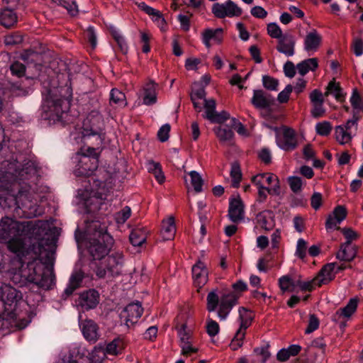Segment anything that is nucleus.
Here are the masks:
<instances>
[{
	"label": "nucleus",
	"mask_w": 363,
	"mask_h": 363,
	"mask_svg": "<svg viewBox=\"0 0 363 363\" xmlns=\"http://www.w3.org/2000/svg\"><path fill=\"white\" fill-rule=\"evenodd\" d=\"M42 220L18 221L9 217L0 221V242H6L9 250L21 261V267L11 272V279L19 286L33 283L39 288L48 290L54 284L52 272L38 261L43 245L39 242H30L28 246L26 239H31L38 234Z\"/></svg>",
	"instance_id": "1"
},
{
	"label": "nucleus",
	"mask_w": 363,
	"mask_h": 363,
	"mask_svg": "<svg viewBox=\"0 0 363 363\" xmlns=\"http://www.w3.org/2000/svg\"><path fill=\"white\" fill-rule=\"evenodd\" d=\"M99 167V160H79L75 166L74 174L77 177H91L89 180L91 184V195L85 200V206L88 212H94L101 208L103 201L112 191L115 174L118 169L115 160H104Z\"/></svg>",
	"instance_id": "2"
},
{
	"label": "nucleus",
	"mask_w": 363,
	"mask_h": 363,
	"mask_svg": "<svg viewBox=\"0 0 363 363\" xmlns=\"http://www.w3.org/2000/svg\"><path fill=\"white\" fill-rule=\"evenodd\" d=\"M41 118L55 122L67 123L70 121L69 111L71 99L62 95L65 88L62 86L47 87L44 84Z\"/></svg>",
	"instance_id": "3"
},
{
	"label": "nucleus",
	"mask_w": 363,
	"mask_h": 363,
	"mask_svg": "<svg viewBox=\"0 0 363 363\" xmlns=\"http://www.w3.org/2000/svg\"><path fill=\"white\" fill-rule=\"evenodd\" d=\"M23 295L9 284L0 286V319L13 321L16 325L24 328L27 325L21 323L25 318L26 313L18 310Z\"/></svg>",
	"instance_id": "4"
},
{
	"label": "nucleus",
	"mask_w": 363,
	"mask_h": 363,
	"mask_svg": "<svg viewBox=\"0 0 363 363\" xmlns=\"http://www.w3.org/2000/svg\"><path fill=\"white\" fill-rule=\"evenodd\" d=\"M92 237L89 239L88 252L91 257V264L94 268L96 264L103 261L109 254L114 240L107 232V225L99 221H93L90 225Z\"/></svg>",
	"instance_id": "5"
},
{
	"label": "nucleus",
	"mask_w": 363,
	"mask_h": 363,
	"mask_svg": "<svg viewBox=\"0 0 363 363\" xmlns=\"http://www.w3.org/2000/svg\"><path fill=\"white\" fill-rule=\"evenodd\" d=\"M234 291L223 294L220 297L216 290L210 291L206 297V309L208 312H213L219 304L218 316L220 320H225L233 307L238 304V300L241 293L247 289V285L242 280H238L232 286Z\"/></svg>",
	"instance_id": "6"
},
{
	"label": "nucleus",
	"mask_w": 363,
	"mask_h": 363,
	"mask_svg": "<svg viewBox=\"0 0 363 363\" xmlns=\"http://www.w3.org/2000/svg\"><path fill=\"white\" fill-rule=\"evenodd\" d=\"M81 134L84 141L93 139L99 144L104 142V122L99 111L94 110L87 114L82 122Z\"/></svg>",
	"instance_id": "7"
},
{
	"label": "nucleus",
	"mask_w": 363,
	"mask_h": 363,
	"mask_svg": "<svg viewBox=\"0 0 363 363\" xmlns=\"http://www.w3.org/2000/svg\"><path fill=\"white\" fill-rule=\"evenodd\" d=\"M123 262V253L114 252L96 264L93 270L99 279L113 278L121 274Z\"/></svg>",
	"instance_id": "8"
},
{
	"label": "nucleus",
	"mask_w": 363,
	"mask_h": 363,
	"mask_svg": "<svg viewBox=\"0 0 363 363\" xmlns=\"http://www.w3.org/2000/svg\"><path fill=\"white\" fill-rule=\"evenodd\" d=\"M358 120V117L353 115L346 123L335 127L334 136L340 145H345L351 143L357 132Z\"/></svg>",
	"instance_id": "9"
},
{
	"label": "nucleus",
	"mask_w": 363,
	"mask_h": 363,
	"mask_svg": "<svg viewBox=\"0 0 363 363\" xmlns=\"http://www.w3.org/2000/svg\"><path fill=\"white\" fill-rule=\"evenodd\" d=\"M239 318L240 320V328L237 330L230 345L233 350H237L242 346L246 330L250 327L252 321L251 313L245 308H240L239 309Z\"/></svg>",
	"instance_id": "10"
},
{
	"label": "nucleus",
	"mask_w": 363,
	"mask_h": 363,
	"mask_svg": "<svg viewBox=\"0 0 363 363\" xmlns=\"http://www.w3.org/2000/svg\"><path fill=\"white\" fill-rule=\"evenodd\" d=\"M266 127L273 130L276 133V143L279 148L285 151L294 150L296 145L297 142L295 136V132L293 129L283 127L281 132L280 129L277 127H272L265 125Z\"/></svg>",
	"instance_id": "11"
},
{
	"label": "nucleus",
	"mask_w": 363,
	"mask_h": 363,
	"mask_svg": "<svg viewBox=\"0 0 363 363\" xmlns=\"http://www.w3.org/2000/svg\"><path fill=\"white\" fill-rule=\"evenodd\" d=\"M202 107L204 108L203 117L211 123H223L230 118V114L227 111H216V102L213 99H205Z\"/></svg>",
	"instance_id": "12"
},
{
	"label": "nucleus",
	"mask_w": 363,
	"mask_h": 363,
	"mask_svg": "<svg viewBox=\"0 0 363 363\" xmlns=\"http://www.w3.org/2000/svg\"><path fill=\"white\" fill-rule=\"evenodd\" d=\"M211 11L214 16L218 18L238 17L242 13V9L231 0L222 4H213Z\"/></svg>",
	"instance_id": "13"
},
{
	"label": "nucleus",
	"mask_w": 363,
	"mask_h": 363,
	"mask_svg": "<svg viewBox=\"0 0 363 363\" xmlns=\"http://www.w3.org/2000/svg\"><path fill=\"white\" fill-rule=\"evenodd\" d=\"M13 201L18 208H23L25 213L29 217H35L40 213L37 212V206L30 199V194L28 190H19Z\"/></svg>",
	"instance_id": "14"
},
{
	"label": "nucleus",
	"mask_w": 363,
	"mask_h": 363,
	"mask_svg": "<svg viewBox=\"0 0 363 363\" xmlns=\"http://www.w3.org/2000/svg\"><path fill=\"white\" fill-rule=\"evenodd\" d=\"M143 313V308L140 302L129 303L121 312V317L125 321L128 327L133 325Z\"/></svg>",
	"instance_id": "15"
},
{
	"label": "nucleus",
	"mask_w": 363,
	"mask_h": 363,
	"mask_svg": "<svg viewBox=\"0 0 363 363\" xmlns=\"http://www.w3.org/2000/svg\"><path fill=\"white\" fill-rule=\"evenodd\" d=\"M99 303V294L95 289H89L82 292L77 300V304L83 310L95 308Z\"/></svg>",
	"instance_id": "16"
},
{
	"label": "nucleus",
	"mask_w": 363,
	"mask_h": 363,
	"mask_svg": "<svg viewBox=\"0 0 363 363\" xmlns=\"http://www.w3.org/2000/svg\"><path fill=\"white\" fill-rule=\"evenodd\" d=\"M79 321L84 338L89 342H96L99 337L97 324L90 319L82 320L81 315L79 316Z\"/></svg>",
	"instance_id": "17"
},
{
	"label": "nucleus",
	"mask_w": 363,
	"mask_h": 363,
	"mask_svg": "<svg viewBox=\"0 0 363 363\" xmlns=\"http://www.w3.org/2000/svg\"><path fill=\"white\" fill-rule=\"evenodd\" d=\"M347 211L344 206H337L330 213L325 222V228L327 230L337 229L340 230L338 225L343 221L347 217Z\"/></svg>",
	"instance_id": "18"
},
{
	"label": "nucleus",
	"mask_w": 363,
	"mask_h": 363,
	"mask_svg": "<svg viewBox=\"0 0 363 363\" xmlns=\"http://www.w3.org/2000/svg\"><path fill=\"white\" fill-rule=\"evenodd\" d=\"M296 40L291 34H284L278 40L277 50L286 57H291L295 53Z\"/></svg>",
	"instance_id": "19"
},
{
	"label": "nucleus",
	"mask_w": 363,
	"mask_h": 363,
	"mask_svg": "<svg viewBox=\"0 0 363 363\" xmlns=\"http://www.w3.org/2000/svg\"><path fill=\"white\" fill-rule=\"evenodd\" d=\"M228 217L233 223H238L244 218V205L240 197L230 200Z\"/></svg>",
	"instance_id": "20"
},
{
	"label": "nucleus",
	"mask_w": 363,
	"mask_h": 363,
	"mask_svg": "<svg viewBox=\"0 0 363 363\" xmlns=\"http://www.w3.org/2000/svg\"><path fill=\"white\" fill-rule=\"evenodd\" d=\"M104 142H102L99 144L94 140L93 146L85 144L77 152V155L89 159H99L104 149Z\"/></svg>",
	"instance_id": "21"
},
{
	"label": "nucleus",
	"mask_w": 363,
	"mask_h": 363,
	"mask_svg": "<svg viewBox=\"0 0 363 363\" xmlns=\"http://www.w3.org/2000/svg\"><path fill=\"white\" fill-rule=\"evenodd\" d=\"M251 104L257 109H266L271 106L272 97L261 89H255L250 100Z\"/></svg>",
	"instance_id": "22"
},
{
	"label": "nucleus",
	"mask_w": 363,
	"mask_h": 363,
	"mask_svg": "<svg viewBox=\"0 0 363 363\" xmlns=\"http://www.w3.org/2000/svg\"><path fill=\"white\" fill-rule=\"evenodd\" d=\"M321 35L318 32L313 29L310 32L307 33L305 36L303 42L304 50L309 53V55L316 52L321 43Z\"/></svg>",
	"instance_id": "23"
},
{
	"label": "nucleus",
	"mask_w": 363,
	"mask_h": 363,
	"mask_svg": "<svg viewBox=\"0 0 363 363\" xmlns=\"http://www.w3.org/2000/svg\"><path fill=\"white\" fill-rule=\"evenodd\" d=\"M223 29L222 28H206L201 33L202 43L207 48H210L211 41L220 44L223 40Z\"/></svg>",
	"instance_id": "24"
},
{
	"label": "nucleus",
	"mask_w": 363,
	"mask_h": 363,
	"mask_svg": "<svg viewBox=\"0 0 363 363\" xmlns=\"http://www.w3.org/2000/svg\"><path fill=\"white\" fill-rule=\"evenodd\" d=\"M84 278V273L81 269L74 270L70 276L69 284L64 291L66 298L71 296L74 291L81 286Z\"/></svg>",
	"instance_id": "25"
},
{
	"label": "nucleus",
	"mask_w": 363,
	"mask_h": 363,
	"mask_svg": "<svg viewBox=\"0 0 363 363\" xmlns=\"http://www.w3.org/2000/svg\"><path fill=\"white\" fill-rule=\"evenodd\" d=\"M335 263H329L325 264L318 274L317 279H318L319 286L323 284H328L335 277Z\"/></svg>",
	"instance_id": "26"
},
{
	"label": "nucleus",
	"mask_w": 363,
	"mask_h": 363,
	"mask_svg": "<svg viewBox=\"0 0 363 363\" xmlns=\"http://www.w3.org/2000/svg\"><path fill=\"white\" fill-rule=\"evenodd\" d=\"M192 275L198 286H203L208 281V271L203 262L199 261L192 267Z\"/></svg>",
	"instance_id": "27"
},
{
	"label": "nucleus",
	"mask_w": 363,
	"mask_h": 363,
	"mask_svg": "<svg viewBox=\"0 0 363 363\" xmlns=\"http://www.w3.org/2000/svg\"><path fill=\"white\" fill-rule=\"evenodd\" d=\"M256 219L257 224L265 230H271L274 227V213L272 211L265 210L259 213Z\"/></svg>",
	"instance_id": "28"
},
{
	"label": "nucleus",
	"mask_w": 363,
	"mask_h": 363,
	"mask_svg": "<svg viewBox=\"0 0 363 363\" xmlns=\"http://www.w3.org/2000/svg\"><path fill=\"white\" fill-rule=\"evenodd\" d=\"M17 14L13 9L4 8L0 9V25L6 28H9L17 22Z\"/></svg>",
	"instance_id": "29"
},
{
	"label": "nucleus",
	"mask_w": 363,
	"mask_h": 363,
	"mask_svg": "<svg viewBox=\"0 0 363 363\" xmlns=\"http://www.w3.org/2000/svg\"><path fill=\"white\" fill-rule=\"evenodd\" d=\"M356 255L357 250L355 246L352 245L349 242H345L341 245L336 257L340 260L350 262L356 257Z\"/></svg>",
	"instance_id": "30"
},
{
	"label": "nucleus",
	"mask_w": 363,
	"mask_h": 363,
	"mask_svg": "<svg viewBox=\"0 0 363 363\" xmlns=\"http://www.w3.org/2000/svg\"><path fill=\"white\" fill-rule=\"evenodd\" d=\"M176 233L174 218L169 217L162 222L161 234L164 240H170L174 238Z\"/></svg>",
	"instance_id": "31"
},
{
	"label": "nucleus",
	"mask_w": 363,
	"mask_h": 363,
	"mask_svg": "<svg viewBox=\"0 0 363 363\" xmlns=\"http://www.w3.org/2000/svg\"><path fill=\"white\" fill-rule=\"evenodd\" d=\"M357 298H351L346 305V306L336 311L335 318L337 319H340L341 318H350L352 316V315L356 311L357 308Z\"/></svg>",
	"instance_id": "32"
},
{
	"label": "nucleus",
	"mask_w": 363,
	"mask_h": 363,
	"mask_svg": "<svg viewBox=\"0 0 363 363\" xmlns=\"http://www.w3.org/2000/svg\"><path fill=\"white\" fill-rule=\"evenodd\" d=\"M318 66V60L316 58H309L304 60L296 65L298 72L301 76H304L309 71H314Z\"/></svg>",
	"instance_id": "33"
},
{
	"label": "nucleus",
	"mask_w": 363,
	"mask_h": 363,
	"mask_svg": "<svg viewBox=\"0 0 363 363\" xmlns=\"http://www.w3.org/2000/svg\"><path fill=\"white\" fill-rule=\"evenodd\" d=\"M129 238L133 246H140L146 241L147 231L143 228H136L131 231Z\"/></svg>",
	"instance_id": "34"
},
{
	"label": "nucleus",
	"mask_w": 363,
	"mask_h": 363,
	"mask_svg": "<svg viewBox=\"0 0 363 363\" xmlns=\"http://www.w3.org/2000/svg\"><path fill=\"white\" fill-rule=\"evenodd\" d=\"M156 86L152 82L147 84L144 87L143 104L150 106L157 102Z\"/></svg>",
	"instance_id": "35"
},
{
	"label": "nucleus",
	"mask_w": 363,
	"mask_h": 363,
	"mask_svg": "<svg viewBox=\"0 0 363 363\" xmlns=\"http://www.w3.org/2000/svg\"><path fill=\"white\" fill-rule=\"evenodd\" d=\"M206 96V93L203 87H199L192 91L191 99L196 111L201 112L203 110L202 103L200 101L203 100L204 101L205 99H207Z\"/></svg>",
	"instance_id": "36"
},
{
	"label": "nucleus",
	"mask_w": 363,
	"mask_h": 363,
	"mask_svg": "<svg viewBox=\"0 0 363 363\" xmlns=\"http://www.w3.org/2000/svg\"><path fill=\"white\" fill-rule=\"evenodd\" d=\"M145 166L148 172L155 175V179L160 184L164 182L165 177L159 162H156L154 160H148Z\"/></svg>",
	"instance_id": "37"
},
{
	"label": "nucleus",
	"mask_w": 363,
	"mask_h": 363,
	"mask_svg": "<svg viewBox=\"0 0 363 363\" xmlns=\"http://www.w3.org/2000/svg\"><path fill=\"white\" fill-rule=\"evenodd\" d=\"M230 175L231 177V186L233 188H238L240 186L242 177L240 165L238 162H233L231 164Z\"/></svg>",
	"instance_id": "38"
},
{
	"label": "nucleus",
	"mask_w": 363,
	"mask_h": 363,
	"mask_svg": "<svg viewBox=\"0 0 363 363\" xmlns=\"http://www.w3.org/2000/svg\"><path fill=\"white\" fill-rule=\"evenodd\" d=\"M52 2L57 3L63 6L72 16H75L79 13V8L76 0H51Z\"/></svg>",
	"instance_id": "39"
},
{
	"label": "nucleus",
	"mask_w": 363,
	"mask_h": 363,
	"mask_svg": "<svg viewBox=\"0 0 363 363\" xmlns=\"http://www.w3.org/2000/svg\"><path fill=\"white\" fill-rule=\"evenodd\" d=\"M214 132L222 142H230L234 135L232 129L225 126L216 127L214 128Z\"/></svg>",
	"instance_id": "40"
},
{
	"label": "nucleus",
	"mask_w": 363,
	"mask_h": 363,
	"mask_svg": "<svg viewBox=\"0 0 363 363\" xmlns=\"http://www.w3.org/2000/svg\"><path fill=\"white\" fill-rule=\"evenodd\" d=\"M123 341L118 338L109 342L106 347V353L111 355H118L123 350Z\"/></svg>",
	"instance_id": "41"
},
{
	"label": "nucleus",
	"mask_w": 363,
	"mask_h": 363,
	"mask_svg": "<svg viewBox=\"0 0 363 363\" xmlns=\"http://www.w3.org/2000/svg\"><path fill=\"white\" fill-rule=\"evenodd\" d=\"M279 286L283 293L286 291H294L296 282L288 275L283 276L279 279Z\"/></svg>",
	"instance_id": "42"
},
{
	"label": "nucleus",
	"mask_w": 363,
	"mask_h": 363,
	"mask_svg": "<svg viewBox=\"0 0 363 363\" xmlns=\"http://www.w3.org/2000/svg\"><path fill=\"white\" fill-rule=\"evenodd\" d=\"M110 103L121 106H125V94L117 89H113L110 93Z\"/></svg>",
	"instance_id": "43"
},
{
	"label": "nucleus",
	"mask_w": 363,
	"mask_h": 363,
	"mask_svg": "<svg viewBox=\"0 0 363 363\" xmlns=\"http://www.w3.org/2000/svg\"><path fill=\"white\" fill-rule=\"evenodd\" d=\"M287 182L291 190L294 194H297L301 192L303 182L301 177L296 176L289 177Z\"/></svg>",
	"instance_id": "44"
},
{
	"label": "nucleus",
	"mask_w": 363,
	"mask_h": 363,
	"mask_svg": "<svg viewBox=\"0 0 363 363\" xmlns=\"http://www.w3.org/2000/svg\"><path fill=\"white\" fill-rule=\"evenodd\" d=\"M328 91L325 92V95L332 94L337 100H340L343 97L342 90L335 81H331L329 82L328 87Z\"/></svg>",
	"instance_id": "45"
},
{
	"label": "nucleus",
	"mask_w": 363,
	"mask_h": 363,
	"mask_svg": "<svg viewBox=\"0 0 363 363\" xmlns=\"http://www.w3.org/2000/svg\"><path fill=\"white\" fill-rule=\"evenodd\" d=\"M189 174L191 177V182L196 192L199 193L202 191L203 179L198 172L191 171Z\"/></svg>",
	"instance_id": "46"
},
{
	"label": "nucleus",
	"mask_w": 363,
	"mask_h": 363,
	"mask_svg": "<svg viewBox=\"0 0 363 363\" xmlns=\"http://www.w3.org/2000/svg\"><path fill=\"white\" fill-rule=\"evenodd\" d=\"M350 104L353 108L361 110L363 108V99L360 96L357 89L352 90L351 97L350 99Z\"/></svg>",
	"instance_id": "47"
},
{
	"label": "nucleus",
	"mask_w": 363,
	"mask_h": 363,
	"mask_svg": "<svg viewBox=\"0 0 363 363\" xmlns=\"http://www.w3.org/2000/svg\"><path fill=\"white\" fill-rule=\"evenodd\" d=\"M296 286H298L301 291H311L314 289L315 286H319L318 279H317V278L315 277L314 279L309 280V281H302L301 280H298L296 282Z\"/></svg>",
	"instance_id": "48"
},
{
	"label": "nucleus",
	"mask_w": 363,
	"mask_h": 363,
	"mask_svg": "<svg viewBox=\"0 0 363 363\" xmlns=\"http://www.w3.org/2000/svg\"><path fill=\"white\" fill-rule=\"evenodd\" d=\"M331 123L326 121L319 122L315 125V131L317 134L321 136L328 135L331 132Z\"/></svg>",
	"instance_id": "49"
},
{
	"label": "nucleus",
	"mask_w": 363,
	"mask_h": 363,
	"mask_svg": "<svg viewBox=\"0 0 363 363\" xmlns=\"http://www.w3.org/2000/svg\"><path fill=\"white\" fill-rule=\"evenodd\" d=\"M131 210L129 206H125L121 211L116 213L115 220L118 224H123L130 216Z\"/></svg>",
	"instance_id": "50"
},
{
	"label": "nucleus",
	"mask_w": 363,
	"mask_h": 363,
	"mask_svg": "<svg viewBox=\"0 0 363 363\" xmlns=\"http://www.w3.org/2000/svg\"><path fill=\"white\" fill-rule=\"evenodd\" d=\"M308 247L307 242L303 238H300L297 241L296 255L303 259L306 256V250Z\"/></svg>",
	"instance_id": "51"
},
{
	"label": "nucleus",
	"mask_w": 363,
	"mask_h": 363,
	"mask_svg": "<svg viewBox=\"0 0 363 363\" xmlns=\"http://www.w3.org/2000/svg\"><path fill=\"white\" fill-rule=\"evenodd\" d=\"M267 33L272 38L278 40L284 35L281 29L276 23H270L267 25Z\"/></svg>",
	"instance_id": "52"
},
{
	"label": "nucleus",
	"mask_w": 363,
	"mask_h": 363,
	"mask_svg": "<svg viewBox=\"0 0 363 363\" xmlns=\"http://www.w3.org/2000/svg\"><path fill=\"white\" fill-rule=\"evenodd\" d=\"M10 69L13 75L18 77H23L26 72L25 65L20 62H14L10 66Z\"/></svg>",
	"instance_id": "53"
},
{
	"label": "nucleus",
	"mask_w": 363,
	"mask_h": 363,
	"mask_svg": "<svg viewBox=\"0 0 363 363\" xmlns=\"http://www.w3.org/2000/svg\"><path fill=\"white\" fill-rule=\"evenodd\" d=\"M262 84L266 89L272 91H276L277 90L279 81L269 76H263Z\"/></svg>",
	"instance_id": "54"
},
{
	"label": "nucleus",
	"mask_w": 363,
	"mask_h": 363,
	"mask_svg": "<svg viewBox=\"0 0 363 363\" xmlns=\"http://www.w3.org/2000/svg\"><path fill=\"white\" fill-rule=\"evenodd\" d=\"M220 330V327L218 323L212 320L211 318L207 319L206 323V332L211 337L216 336Z\"/></svg>",
	"instance_id": "55"
},
{
	"label": "nucleus",
	"mask_w": 363,
	"mask_h": 363,
	"mask_svg": "<svg viewBox=\"0 0 363 363\" xmlns=\"http://www.w3.org/2000/svg\"><path fill=\"white\" fill-rule=\"evenodd\" d=\"M352 46L356 56L359 57L363 55V38L361 37L354 38Z\"/></svg>",
	"instance_id": "56"
},
{
	"label": "nucleus",
	"mask_w": 363,
	"mask_h": 363,
	"mask_svg": "<svg viewBox=\"0 0 363 363\" xmlns=\"http://www.w3.org/2000/svg\"><path fill=\"white\" fill-rule=\"evenodd\" d=\"M170 128L169 123H165L160 127L157 132V138L160 141L165 142L169 139Z\"/></svg>",
	"instance_id": "57"
},
{
	"label": "nucleus",
	"mask_w": 363,
	"mask_h": 363,
	"mask_svg": "<svg viewBox=\"0 0 363 363\" xmlns=\"http://www.w3.org/2000/svg\"><path fill=\"white\" fill-rule=\"evenodd\" d=\"M319 326V320L317 316L314 314H311L309 315L308 325L305 330L306 334H309L315 331L318 328Z\"/></svg>",
	"instance_id": "58"
},
{
	"label": "nucleus",
	"mask_w": 363,
	"mask_h": 363,
	"mask_svg": "<svg viewBox=\"0 0 363 363\" xmlns=\"http://www.w3.org/2000/svg\"><path fill=\"white\" fill-rule=\"evenodd\" d=\"M36 173V170L33 164H30L28 162L26 164V167L21 169L18 174L23 179H28L31 174H35Z\"/></svg>",
	"instance_id": "59"
},
{
	"label": "nucleus",
	"mask_w": 363,
	"mask_h": 363,
	"mask_svg": "<svg viewBox=\"0 0 363 363\" xmlns=\"http://www.w3.org/2000/svg\"><path fill=\"white\" fill-rule=\"evenodd\" d=\"M340 231L347 240L345 242H349L350 244H351L352 240H357L359 237L358 233L350 228H343L340 229Z\"/></svg>",
	"instance_id": "60"
},
{
	"label": "nucleus",
	"mask_w": 363,
	"mask_h": 363,
	"mask_svg": "<svg viewBox=\"0 0 363 363\" xmlns=\"http://www.w3.org/2000/svg\"><path fill=\"white\" fill-rule=\"evenodd\" d=\"M293 91V86L291 84L286 86L284 89L281 91L277 96V100L280 103H286L289 99V94Z\"/></svg>",
	"instance_id": "61"
},
{
	"label": "nucleus",
	"mask_w": 363,
	"mask_h": 363,
	"mask_svg": "<svg viewBox=\"0 0 363 363\" xmlns=\"http://www.w3.org/2000/svg\"><path fill=\"white\" fill-rule=\"evenodd\" d=\"M86 33V37L91 45L92 49H94L97 45V37L94 27L89 26L87 28Z\"/></svg>",
	"instance_id": "62"
},
{
	"label": "nucleus",
	"mask_w": 363,
	"mask_h": 363,
	"mask_svg": "<svg viewBox=\"0 0 363 363\" xmlns=\"http://www.w3.org/2000/svg\"><path fill=\"white\" fill-rule=\"evenodd\" d=\"M152 20L157 24L161 30H165L166 22L161 12L157 11L155 14L151 16Z\"/></svg>",
	"instance_id": "63"
},
{
	"label": "nucleus",
	"mask_w": 363,
	"mask_h": 363,
	"mask_svg": "<svg viewBox=\"0 0 363 363\" xmlns=\"http://www.w3.org/2000/svg\"><path fill=\"white\" fill-rule=\"evenodd\" d=\"M313 108L311 111V116L314 118H319L324 115L325 109L323 103L312 104Z\"/></svg>",
	"instance_id": "64"
}]
</instances>
